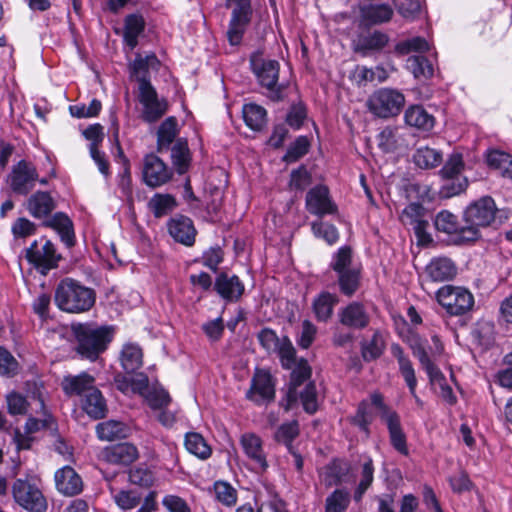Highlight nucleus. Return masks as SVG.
Here are the masks:
<instances>
[{
  "mask_svg": "<svg viewBox=\"0 0 512 512\" xmlns=\"http://www.w3.org/2000/svg\"><path fill=\"white\" fill-rule=\"evenodd\" d=\"M330 267L336 273L354 269L352 267V251L348 246H343L334 254Z\"/></svg>",
  "mask_w": 512,
  "mask_h": 512,
  "instance_id": "obj_54",
  "label": "nucleus"
},
{
  "mask_svg": "<svg viewBox=\"0 0 512 512\" xmlns=\"http://www.w3.org/2000/svg\"><path fill=\"white\" fill-rule=\"evenodd\" d=\"M338 320L347 328L362 330L369 325L370 316L363 304L354 301L339 310Z\"/></svg>",
  "mask_w": 512,
  "mask_h": 512,
  "instance_id": "obj_16",
  "label": "nucleus"
},
{
  "mask_svg": "<svg viewBox=\"0 0 512 512\" xmlns=\"http://www.w3.org/2000/svg\"><path fill=\"white\" fill-rule=\"evenodd\" d=\"M216 499L226 506H233L237 501V491L227 482L217 481L214 484Z\"/></svg>",
  "mask_w": 512,
  "mask_h": 512,
  "instance_id": "obj_56",
  "label": "nucleus"
},
{
  "mask_svg": "<svg viewBox=\"0 0 512 512\" xmlns=\"http://www.w3.org/2000/svg\"><path fill=\"white\" fill-rule=\"evenodd\" d=\"M185 447L189 453L202 460L208 459L212 453L210 446L206 443L203 436L196 432L186 434Z\"/></svg>",
  "mask_w": 512,
  "mask_h": 512,
  "instance_id": "obj_43",
  "label": "nucleus"
},
{
  "mask_svg": "<svg viewBox=\"0 0 512 512\" xmlns=\"http://www.w3.org/2000/svg\"><path fill=\"white\" fill-rule=\"evenodd\" d=\"M129 428L121 421L107 420L98 423L96 433L99 439L104 441H114L125 438L128 435Z\"/></svg>",
  "mask_w": 512,
  "mask_h": 512,
  "instance_id": "obj_35",
  "label": "nucleus"
},
{
  "mask_svg": "<svg viewBox=\"0 0 512 512\" xmlns=\"http://www.w3.org/2000/svg\"><path fill=\"white\" fill-rule=\"evenodd\" d=\"M338 303L336 295L329 292H322L313 301L315 317L320 322H327L332 314L334 306Z\"/></svg>",
  "mask_w": 512,
  "mask_h": 512,
  "instance_id": "obj_36",
  "label": "nucleus"
},
{
  "mask_svg": "<svg viewBox=\"0 0 512 512\" xmlns=\"http://www.w3.org/2000/svg\"><path fill=\"white\" fill-rule=\"evenodd\" d=\"M14 501L29 512H44L47 502L40 489L29 479L18 478L12 485Z\"/></svg>",
  "mask_w": 512,
  "mask_h": 512,
  "instance_id": "obj_7",
  "label": "nucleus"
},
{
  "mask_svg": "<svg viewBox=\"0 0 512 512\" xmlns=\"http://www.w3.org/2000/svg\"><path fill=\"white\" fill-rule=\"evenodd\" d=\"M404 119L407 125L422 131H430L435 124L433 115L420 105L409 107L405 111Z\"/></svg>",
  "mask_w": 512,
  "mask_h": 512,
  "instance_id": "obj_30",
  "label": "nucleus"
},
{
  "mask_svg": "<svg viewBox=\"0 0 512 512\" xmlns=\"http://www.w3.org/2000/svg\"><path fill=\"white\" fill-rule=\"evenodd\" d=\"M8 412L11 415H24L28 410L29 403L26 398L18 392H10L6 395Z\"/></svg>",
  "mask_w": 512,
  "mask_h": 512,
  "instance_id": "obj_59",
  "label": "nucleus"
},
{
  "mask_svg": "<svg viewBox=\"0 0 512 512\" xmlns=\"http://www.w3.org/2000/svg\"><path fill=\"white\" fill-rule=\"evenodd\" d=\"M349 503V493L345 490L337 489L327 497L325 512H344Z\"/></svg>",
  "mask_w": 512,
  "mask_h": 512,
  "instance_id": "obj_53",
  "label": "nucleus"
},
{
  "mask_svg": "<svg viewBox=\"0 0 512 512\" xmlns=\"http://www.w3.org/2000/svg\"><path fill=\"white\" fill-rule=\"evenodd\" d=\"M363 20L378 25L391 20L393 9L387 4H371L361 10Z\"/></svg>",
  "mask_w": 512,
  "mask_h": 512,
  "instance_id": "obj_38",
  "label": "nucleus"
},
{
  "mask_svg": "<svg viewBox=\"0 0 512 512\" xmlns=\"http://www.w3.org/2000/svg\"><path fill=\"white\" fill-rule=\"evenodd\" d=\"M162 505L169 512H192L188 503L177 495H166L162 500Z\"/></svg>",
  "mask_w": 512,
  "mask_h": 512,
  "instance_id": "obj_64",
  "label": "nucleus"
},
{
  "mask_svg": "<svg viewBox=\"0 0 512 512\" xmlns=\"http://www.w3.org/2000/svg\"><path fill=\"white\" fill-rule=\"evenodd\" d=\"M145 29V20L140 14H130L125 18L124 40L134 49L138 44V37Z\"/></svg>",
  "mask_w": 512,
  "mask_h": 512,
  "instance_id": "obj_37",
  "label": "nucleus"
},
{
  "mask_svg": "<svg viewBox=\"0 0 512 512\" xmlns=\"http://www.w3.org/2000/svg\"><path fill=\"white\" fill-rule=\"evenodd\" d=\"M435 227L440 232L454 235L457 243L474 241V239L464 238L463 230L466 229L467 223L464 225L460 224L457 216L447 210H443L437 214Z\"/></svg>",
  "mask_w": 512,
  "mask_h": 512,
  "instance_id": "obj_25",
  "label": "nucleus"
},
{
  "mask_svg": "<svg viewBox=\"0 0 512 512\" xmlns=\"http://www.w3.org/2000/svg\"><path fill=\"white\" fill-rule=\"evenodd\" d=\"M391 354L397 359L399 364V370L402 374L411 395L415 396V387L417 386V379L415 376V370L408 357L405 356L402 347L399 344L391 345Z\"/></svg>",
  "mask_w": 512,
  "mask_h": 512,
  "instance_id": "obj_29",
  "label": "nucleus"
},
{
  "mask_svg": "<svg viewBox=\"0 0 512 512\" xmlns=\"http://www.w3.org/2000/svg\"><path fill=\"white\" fill-rule=\"evenodd\" d=\"M274 353L280 358L281 365L284 369H292L296 363V350L287 336L281 337V344Z\"/></svg>",
  "mask_w": 512,
  "mask_h": 512,
  "instance_id": "obj_49",
  "label": "nucleus"
},
{
  "mask_svg": "<svg viewBox=\"0 0 512 512\" xmlns=\"http://www.w3.org/2000/svg\"><path fill=\"white\" fill-rule=\"evenodd\" d=\"M83 410L93 419L104 418L107 414V404L101 391L96 387L82 399Z\"/></svg>",
  "mask_w": 512,
  "mask_h": 512,
  "instance_id": "obj_32",
  "label": "nucleus"
},
{
  "mask_svg": "<svg viewBox=\"0 0 512 512\" xmlns=\"http://www.w3.org/2000/svg\"><path fill=\"white\" fill-rule=\"evenodd\" d=\"M257 338L261 346L268 352L274 353L278 346L281 344V337H278L276 332L270 328L262 329Z\"/></svg>",
  "mask_w": 512,
  "mask_h": 512,
  "instance_id": "obj_61",
  "label": "nucleus"
},
{
  "mask_svg": "<svg viewBox=\"0 0 512 512\" xmlns=\"http://www.w3.org/2000/svg\"><path fill=\"white\" fill-rule=\"evenodd\" d=\"M407 68L416 79L427 80L433 76L434 69L424 56H411L407 60Z\"/></svg>",
  "mask_w": 512,
  "mask_h": 512,
  "instance_id": "obj_45",
  "label": "nucleus"
},
{
  "mask_svg": "<svg viewBox=\"0 0 512 512\" xmlns=\"http://www.w3.org/2000/svg\"><path fill=\"white\" fill-rule=\"evenodd\" d=\"M299 435V424L297 421L284 423L277 429L274 439L286 445L288 451H292V441Z\"/></svg>",
  "mask_w": 512,
  "mask_h": 512,
  "instance_id": "obj_51",
  "label": "nucleus"
},
{
  "mask_svg": "<svg viewBox=\"0 0 512 512\" xmlns=\"http://www.w3.org/2000/svg\"><path fill=\"white\" fill-rule=\"evenodd\" d=\"M496 210L495 202L489 196L471 203L464 212V222L467 223L463 230L464 238L477 240L479 228L489 226L494 221Z\"/></svg>",
  "mask_w": 512,
  "mask_h": 512,
  "instance_id": "obj_3",
  "label": "nucleus"
},
{
  "mask_svg": "<svg viewBox=\"0 0 512 512\" xmlns=\"http://www.w3.org/2000/svg\"><path fill=\"white\" fill-rule=\"evenodd\" d=\"M95 301V291L72 278L61 280L55 288V305L66 313L87 312L94 306Z\"/></svg>",
  "mask_w": 512,
  "mask_h": 512,
  "instance_id": "obj_2",
  "label": "nucleus"
},
{
  "mask_svg": "<svg viewBox=\"0 0 512 512\" xmlns=\"http://www.w3.org/2000/svg\"><path fill=\"white\" fill-rule=\"evenodd\" d=\"M54 479L57 490L65 496H75L83 490L82 478L70 466L58 469Z\"/></svg>",
  "mask_w": 512,
  "mask_h": 512,
  "instance_id": "obj_21",
  "label": "nucleus"
},
{
  "mask_svg": "<svg viewBox=\"0 0 512 512\" xmlns=\"http://www.w3.org/2000/svg\"><path fill=\"white\" fill-rule=\"evenodd\" d=\"M414 163L423 169H432L442 162V153L430 147H420L413 155Z\"/></svg>",
  "mask_w": 512,
  "mask_h": 512,
  "instance_id": "obj_44",
  "label": "nucleus"
},
{
  "mask_svg": "<svg viewBox=\"0 0 512 512\" xmlns=\"http://www.w3.org/2000/svg\"><path fill=\"white\" fill-rule=\"evenodd\" d=\"M26 259L42 275H47L52 269L58 267L62 259L61 254L57 253L52 241L46 240L42 246H39L35 240L26 249Z\"/></svg>",
  "mask_w": 512,
  "mask_h": 512,
  "instance_id": "obj_9",
  "label": "nucleus"
},
{
  "mask_svg": "<svg viewBox=\"0 0 512 512\" xmlns=\"http://www.w3.org/2000/svg\"><path fill=\"white\" fill-rule=\"evenodd\" d=\"M349 422L357 426L367 436L370 434L369 426L372 422V415L369 411V403L367 401L363 400L359 403L356 413L349 417Z\"/></svg>",
  "mask_w": 512,
  "mask_h": 512,
  "instance_id": "obj_50",
  "label": "nucleus"
},
{
  "mask_svg": "<svg viewBox=\"0 0 512 512\" xmlns=\"http://www.w3.org/2000/svg\"><path fill=\"white\" fill-rule=\"evenodd\" d=\"M300 399L304 410L313 414L318 409L317 391L313 382H308L304 390L300 392Z\"/></svg>",
  "mask_w": 512,
  "mask_h": 512,
  "instance_id": "obj_58",
  "label": "nucleus"
},
{
  "mask_svg": "<svg viewBox=\"0 0 512 512\" xmlns=\"http://www.w3.org/2000/svg\"><path fill=\"white\" fill-rule=\"evenodd\" d=\"M464 169V161L461 153L453 152L449 155L444 166L439 171L443 179H452L458 176Z\"/></svg>",
  "mask_w": 512,
  "mask_h": 512,
  "instance_id": "obj_52",
  "label": "nucleus"
},
{
  "mask_svg": "<svg viewBox=\"0 0 512 512\" xmlns=\"http://www.w3.org/2000/svg\"><path fill=\"white\" fill-rule=\"evenodd\" d=\"M113 499L121 509L128 510L140 503L141 496L134 491L121 490L114 494Z\"/></svg>",
  "mask_w": 512,
  "mask_h": 512,
  "instance_id": "obj_62",
  "label": "nucleus"
},
{
  "mask_svg": "<svg viewBox=\"0 0 512 512\" xmlns=\"http://www.w3.org/2000/svg\"><path fill=\"white\" fill-rule=\"evenodd\" d=\"M56 207L57 202L48 191H35L26 201L27 211L36 219L49 218Z\"/></svg>",
  "mask_w": 512,
  "mask_h": 512,
  "instance_id": "obj_17",
  "label": "nucleus"
},
{
  "mask_svg": "<svg viewBox=\"0 0 512 512\" xmlns=\"http://www.w3.org/2000/svg\"><path fill=\"white\" fill-rule=\"evenodd\" d=\"M19 364L13 355L0 347V375L13 377L18 373Z\"/></svg>",
  "mask_w": 512,
  "mask_h": 512,
  "instance_id": "obj_60",
  "label": "nucleus"
},
{
  "mask_svg": "<svg viewBox=\"0 0 512 512\" xmlns=\"http://www.w3.org/2000/svg\"><path fill=\"white\" fill-rule=\"evenodd\" d=\"M120 362L127 373L137 371L143 364V352L140 346L133 343L125 344L120 353Z\"/></svg>",
  "mask_w": 512,
  "mask_h": 512,
  "instance_id": "obj_34",
  "label": "nucleus"
},
{
  "mask_svg": "<svg viewBox=\"0 0 512 512\" xmlns=\"http://www.w3.org/2000/svg\"><path fill=\"white\" fill-rule=\"evenodd\" d=\"M61 388L68 397L82 396L90 393L95 386V378L87 372L78 375H66L61 381Z\"/></svg>",
  "mask_w": 512,
  "mask_h": 512,
  "instance_id": "obj_20",
  "label": "nucleus"
},
{
  "mask_svg": "<svg viewBox=\"0 0 512 512\" xmlns=\"http://www.w3.org/2000/svg\"><path fill=\"white\" fill-rule=\"evenodd\" d=\"M76 339V352L85 359L95 361L113 339L114 329L108 326H96L90 323L72 325Z\"/></svg>",
  "mask_w": 512,
  "mask_h": 512,
  "instance_id": "obj_1",
  "label": "nucleus"
},
{
  "mask_svg": "<svg viewBox=\"0 0 512 512\" xmlns=\"http://www.w3.org/2000/svg\"><path fill=\"white\" fill-rule=\"evenodd\" d=\"M167 226L170 236L176 242L185 246H192L194 244L196 229L189 217L176 215L168 221Z\"/></svg>",
  "mask_w": 512,
  "mask_h": 512,
  "instance_id": "obj_19",
  "label": "nucleus"
},
{
  "mask_svg": "<svg viewBox=\"0 0 512 512\" xmlns=\"http://www.w3.org/2000/svg\"><path fill=\"white\" fill-rule=\"evenodd\" d=\"M252 7L250 0H236V6L232 11V17L227 31V37L231 45H238L243 37L247 25L251 21Z\"/></svg>",
  "mask_w": 512,
  "mask_h": 512,
  "instance_id": "obj_12",
  "label": "nucleus"
},
{
  "mask_svg": "<svg viewBox=\"0 0 512 512\" xmlns=\"http://www.w3.org/2000/svg\"><path fill=\"white\" fill-rule=\"evenodd\" d=\"M214 289L227 302H237L244 294L245 286L237 275L221 272L216 277Z\"/></svg>",
  "mask_w": 512,
  "mask_h": 512,
  "instance_id": "obj_18",
  "label": "nucleus"
},
{
  "mask_svg": "<svg viewBox=\"0 0 512 512\" xmlns=\"http://www.w3.org/2000/svg\"><path fill=\"white\" fill-rule=\"evenodd\" d=\"M350 466L343 460L335 459L326 466L325 482L328 486L340 484L348 474Z\"/></svg>",
  "mask_w": 512,
  "mask_h": 512,
  "instance_id": "obj_47",
  "label": "nucleus"
},
{
  "mask_svg": "<svg viewBox=\"0 0 512 512\" xmlns=\"http://www.w3.org/2000/svg\"><path fill=\"white\" fill-rule=\"evenodd\" d=\"M341 293L351 297L360 286V271L356 268L337 273Z\"/></svg>",
  "mask_w": 512,
  "mask_h": 512,
  "instance_id": "obj_46",
  "label": "nucleus"
},
{
  "mask_svg": "<svg viewBox=\"0 0 512 512\" xmlns=\"http://www.w3.org/2000/svg\"><path fill=\"white\" fill-rule=\"evenodd\" d=\"M179 133L177 119L174 116L166 118L157 130V152L163 153L176 142Z\"/></svg>",
  "mask_w": 512,
  "mask_h": 512,
  "instance_id": "obj_28",
  "label": "nucleus"
},
{
  "mask_svg": "<svg viewBox=\"0 0 512 512\" xmlns=\"http://www.w3.org/2000/svg\"><path fill=\"white\" fill-rule=\"evenodd\" d=\"M192 156L186 139L179 138L171 147L172 165L178 174L186 173L191 164Z\"/></svg>",
  "mask_w": 512,
  "mask_h": 512,
  "instance_id": "obj_31",
  "label": "nucleus"
},
{
  "mask_svg": "<svg viewBox=\"0 0 512 512\" xmlns=\"http://www.w3.org/2000/svg\"><path fill=\"white\" fill-rule=\"evenodd\" d=\"M426 273L433 282L452 280L457 274L455 263L447 257L433 258L426 266Z\"/></svg>",
  "mask_w": 512,
  "mask_h": 512,
  "instance_id": "obj_26",
  "label": "nucleus"
},
{
  "mask_svg": "<svg viewBox=\"0 0 512 512\" xmlns=\"http://www.w3.org/2000/svg\"><path fill=\"white\" fill-rule=\"evenodd\" d=\"M138 456L136 446L127 442L109 446L103 451L104 460L114 465H130Z\"/></svg>",
  "mask_w": 512,
  "mask_h": 512,
  "instance_id": "obj_24",
  "label": "nucleus"
},
{
  "mask_svg": "<svg viewBox=\"0 0 512 512\" xmlns=\"http://www.w3.org/2000/svg\"><path fill=\"white\" fill-rule=\"evenodd\" d=\"M428 50V42L420 36L399 41L394 47L395 53L399 56H404L411 52H426Z\"/></svg>",
  "mask_w": 512,
  "mask_h": 512,
  "instance_id": "obj_48",
  "label": "nucleus"
},
{
  "mask_svg": "<svg viewBox=\"0 0 512 512\" xmlns=\"http://www.w3.org/2000/svg\"><path fill=\"white\" fill-rule=\"evenodd\" d=\"M385 349V340L382 333L376 330L371 339L363 340L361 342V355L367 362L379 358Z\"/></svg>",
  "mask_w": 512,
  "mask_h": 512,
  "instance_id": "obj_39",
  "label": "nucleus"
},
{
  "mask_svg": "<svg viewBox=\"0 0 512 512\" xmlns=\"http://www.w3.org/2000/svg\"><path fill=\"white\" fill-rule=\"evenodd\" d=\"M404 103L405 97L400 91L382 88L369 97L367 106L374 115L380 118H389L398 115Z\"/></svg>",
  "mask_w": 512,
  "mask_h": 512,
  "instance_id": "obj_5",
  "label": "nucleus"
},
{
  "mask_svg": "<svg viewBox=\"0 0 512 512\" xmlns=\"http://www.w3.org/2000/svg\"><path fill=\"white\" fill-rule=\"evenodd\" d=\"M137 98L143 106L142 119L145 122H156L168 109L167 101L158 98V94L150 81L144 79L141 81V85L138 86Z\"/></svg>",
  "mask_w": 512,
  "mask_h": 512,
  "instance_id": "obj_10",
  "label": "nucleus"
},
{
  "mask_svg": "<svg viewBox=\"0 0 512 512\" xmlns=\"http://www.w3.org/2000/svg\"><path fill=\"white\" fill-rule=\"evenodd\" d=\"M291 370V379L287 392L286 403L284 404L281 402V406H283L286 411L289 410L291 404L296 401L298 387H300L305 381L309 380L312 373L311 367L305 359L299 360Z\"/></svg>",
  "mask_w": 512,
  "mask_h": 512,
  "instance_id": "obj_23",
  "label": "nucleus"
},
{
  "mask_svg": "<svg viewBox=\"0 0 512 512\" xmlns=\"http://www.w3.org/2000/svg\"><path fill=\"white\" fill-rule=\"evenodd\" d=\"M305 207L310 214L318 217L337 212V206L330 197L329 189L324 185H317L307 192Z\"/></svg>",
  "mask_w": 512,
  "mask_h": 512,
  "instance_id": "obj_13",
  "label": "nucleus"
},
{
  "mask_svg": "<svg viewBox=\"0 0 512 512\" xmlns=\"http://www.w3.org/2000/svg\"><path fill=\"white\" fill-rule=\"evenodd\" d=\"M242 112L244 121L250 129L260 131L266 125V110L262 106L252 103L246 104Z\"/></svg>",
  "mask_w": 512,
  "mask_h": 512,
  "instance_id": "obj_41",
  "label": "nucleus"
},
{
  "mask_svg": "<svg viewBox=\"0 0 512 512\" xmlns=\"http://www.w3.org/2000/svg\"><path fill=\"white\" fill-rule=\"evenodd\" d=\"M38 180L36 166L25 159L18 161L7 175L6 183L14 194L27 196Z\"/></svg>",
  "mask_w": 512,
  "mask_h": 512,
  "instance_id": "obj_8",
  "label": "nucleus"
},
{
  "mask_svg": "<svg viewBox=\"0 0 512 512\" xmlns=\"http://www.w3.org/2000/svg\"><path fill=\"white\" fill-rule=\"evenodd\" d=\"M316 334L317 327L311 321L304 320L300 336L297 340L298 345L303 349H308L315 340Z\"/></svg>",
  "mask_w": 512,
  "mask_h": 512,
  "instance_id": "obj_63",
  "label": "nucleus"
},
{
  "mask_svg": "<svg viewBox=\"0 0 512 512\" xmlns=\"http://www.w3.org/2000/svg\"><path fill=\"white\" fill-rule=\"evenodd\" d=\"M241 447L257 472H265L269 465L263 450L262 439L254 433H244L240 438Z\"/></svg>",
  "mask_w": 512,
  "mask_h": 512,
  "instance_id": "obj_15",
  "label": "nucleus"
},
{
  "mask_svg": "<svg viewBox=\"0 0 512 512\" xmlns=\"http://www.w3.org/2000/svg\"><path fill=\"white\" fill-rule=\"evenodd\" d=\"M44 227L51 228L58 233L61 241L71 248L75 245V232L72 220L64 212H56L42 223Z\"/></svg>",
  "mask_w": 512,
  "mask_h": 512,
  "instance_id": "obj_22",
  "label": "nucleus"
},
{
  "mask_svg": "<svg viewBox=\"0 0 512 512\" xmlns=\"http://www.w3.org/2000/svg\"><path fill=\"white\" fill-rule=\"evenodd\" d=\"M385 424L389 431L392 446L401 454H408L406 435L403 432L398 414L389 415Z\"/></svg>",
  "mask_w": 512,
  "mask_h": 512,
  "instance_id": "obj_33",
  "label": "nucleus"
},
{
  "mask_svg": "<svg viewBox=\"0 0 512 512\" xmlns=\"http://www.w3.org/2000/svg\"><path fill=\"white\" fill-rule=\"evenodd\" d=\"M252 71L255 74L259 84L268 90V97L272 101H281L283 96V86L278 85L279 62L271 59H264L260 54H253L250 59Z\"/></svg>",
  "mask_w": 512,
  "mask_h": 512,
  "instance_id": "obj_4",
  "label": "nucleus"
},
{
  "mask_svg": "<svg viewBox=\"0 0 512 512\" xmlns=\"http://www.w3.org/2000/svg\"><path fill=\"white\" fill-rule=\"evenodd\" d=\"M312 231L316 237L324 239L330 245L336 243L339 239L336 227L320 220L312 223Z\"/></svg>",
  "mask_w": 512,
  "mask_h": 512,
  "instance_id": "obj_55",
  "label": "nucleus"
},
{
  "mask_svg": "<svg viewBox=\"0 0 512 512\" xmlns=\"http://www.w3.org/2000/svg\"><path fill=\"white\" fill-rule=\"evenodd\" d=\"M173 176V171L157 155L150 153L143 158L142 178L150 188H157L168 183Z\"/></svg>",
  "mask_w": 512,
  "mask_h": 512,
  "instance_id": "obj_11",
  "label": "nucleus"
},
{
  "mask_svg": "<svg viewBox=\"0 0 512 512\" xmlns=\"http://www.w3.org/2000/svg\"><path fill=\"white\" fill-rule=\"evenodd\" d=\"M159 65V61L155 54H150L145 57L137 55L135 60L130 65L131 76L136 79L138 86L141 85V81H150L147 77L149 68H156Z\"/></svg>",
  "mask_w": 512,
  "mask_h": 512,
  "instance_id": "obj_40",
  "label": "nucleus"
},
{
  "mask_svg": "<svg viewBox=\"0 0 512 512\" xmlns=\"http://www.w3.org/2000/svg\"><path fill=\"white\" fill-rule=\"evenodd\" d=\"M438 303L450 315L460 316L470 311L474 305V297L463 287L445 285L437 291Z\"/></svg>",
  "mask_w": 512,
  "mask_h": 512,
  "instance_id": "obj_6",
  "label": "nucleus"
},
{
  "mask_svg": "<svg viewBox=\"0 0 512 512\" xmlns=\"http://www.w3.org/2000/svg\"><path fill=\"white\" fill-rule=\"evenodd\" d=\"M246 397L258 405L273 401L275 388L271 375L266 371L258 370L252 379Z\"/></svg>",
  "mask_w": 512,
  "mask_h": 512,
  "instance_id": "obj_14",
  "label": "nucleus"
},
{
  "mask_svg": "<svg viewBox=\"0 0 512 512\" xmlns=\"http://www.w3.org/2000/svg\"><path fill=\"white\" fill-rule=\"evenodd\" d=\"M310 147L309 140L306 136H299L294 143L288 148L284 160L287 162H295L307 154Z\"/></svg>",
  "mask_w": 512,
  "mask_h": 512,
  "instance_id": "obj_57",
  "label": "nucleus"
},
{
  "mask_svg": "<svg viewBox=\"0 0 512 512\" xmlns=\"http://www.w3.org/2000/svg\"><path fill=\"white\" fill-rule=\"evenodd\" d=\"M176 206V199L171 194L157 193L148 202V207L156 218L167 215Z\"/></svg>",
  "mask_w": 512,
  "mask_h": 512,
  "instance_id": "obj_42",
  "label": "nucleus"
},
{
  "mask_svg": "<svg viewBox=\"0 0 512 512\" xmlns=\"http://www.w3.org/2000/svg\"><path fill=\"white\" fill-rule=\"evenodd\" d=\"M388 42V35L381 31L363 33L354 41V51L367 55L370 52L383 49Z\"/></svg>",
  "mask_w": 512,
  "mask_h": 512,
  "instance_id": "obj_27",
  "label": "nucleus"
}]
</instances>
